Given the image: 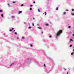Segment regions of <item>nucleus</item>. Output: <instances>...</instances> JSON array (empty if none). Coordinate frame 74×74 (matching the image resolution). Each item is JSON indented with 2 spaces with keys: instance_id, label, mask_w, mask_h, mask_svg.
I'll return each instance as SVG.
<instances>
[{
  "instance_id": "nucleus-1",
  "label": "nucleus",
  "mask_w": 74,
  "mask_h": 74,
  "mask_svg": "<svg viewBox=\"0 0 74 74\" xmlns=\"http://www.w3.org/2000/svg\"><path fill=\"white\" fill-rule=\"evenodd\" d=\"M63 33V30L60 29L57 33L56 35V38H57V37H59L60 36V34Z\"/></svg>"
},
{
  "instance_id": "nucleus-2",
  "label": "nucleus",
  "mask_w": 74,
  "mask_h": 74,
  "mask_svg": "<svg viewBox=\"0 0 74 74\" xmlns=\"http://www.w3.org/2000/svg\"><path fill=\"white\" fill-rule=\"evenodd\" d=\"M22 11H20L19 12L18 14H21V13H22Z\"/></svg>"
},
{
  "instance_id": "nucleus-3",
  "label": "nucleus",
  "mask_w": 74,
  "mask_h": 74,
  "mask_svg": "<svg viewBox=\"0 0 74 74\" xmlns=\"http://www.w3.org/2000/svg\"><path fill=\"white\" fill-rule=\"evenodd\" d=\"M7 5H8V7H10V4H9V3H8L7 4Z\"/></svg>"
},
{
  "instance_id": "nucleus-4",
  "label": "nucleus",
  "mask_w": 74,
  "mask_h": 74,
  "mask_svg": "<svg viewBox=\"0 0 74 74\" xmlns=\"http://www.w3.org/2000/svg\"><path fill=\"white\" fill-rule=\"evenodd\" d=\"M1 16L2 17H3V16H4L3 15V14H2L1 15Z\"/></svg>"
},
{
  "instance_id": "nucleus-5",
  "label": "nucleus",
  "mask_w": 74,
  "mask_h": 74,
  "mask_svg": "<svg viewBox=\"0 0 74 74\" xmlns=\"http://www.w3.org/2000/svg\"><path fill=\"white\" fill-rule=\"evenodd\" d=\"M0 12H3V10H0Z\"/></svg>"
},
{
  "instance_id": "nucleus-6",
  "label": "nucleus",
  "mask_w": 74,
  "mask_h": 74,
  "mask_svg": "<svg viewBox=\"0 0 74 74\" xmlns=\"http://www.w3.org/2000/svg\"><path fill=\"white\" fill-rule=\"evenodd\" d=\"M16 3V2H15V1H13V4Z\"/></svg>"
},
{
  "instance_id": "nucleus-7",
  "label": "nucleus",
  "mask_w": 74,
  "mask_h": 74,
  "mask_svg": "<svg viewBox=\"0 0 74 74\" xmlns=\"http://www.w3.org/2000/svg\"><path fill=\"white\" fill-rule=\"evenodd\" d=\"M70 41H73V40L72 39H70Z\"/></svg>"
},
{
  "instance_id": "nucleus-8",
  "label": "nucleus",
  "mask_w": 74,
  "mask_h": 74,
  "mask_svg": "<svg viewBox=\"0 0 74 74\" xmlns=\"http://www.w3.org/2000/svg\"><path fill=\"white\" fill-rule=\"evenodd\" d=\"M58 8H56V10H58Z\"/></svg>"
},
{
  "instance_id": "nucleus-9",
  "label": "nucleus",
  "mask_w": 74,
  "mask_h": 74,
  "mask_svg": "<svg viewBox=\"0 0 74 74\" xmlns=\"http://www.w3.org/2000/svg\"><path fill=\"white\" fill-rule=\"evenodd\" d=\"M45 15H47V13H46V12H45Z\"/></svg>"
},
{
  "instance_id": "nucleus-10",
  "label": "nucleus",
  "mask_w": 74,
  "mask_h": 74,
  "mask_svg": "<svg viewBox=\"0 0 74 74\" xmlns=\"http://www.w3.org/2000/svg\"><path fill=\"white\" fill-rule=\"evenodd\" d=\"M66 12H64L63 13V15H65V14H66Z\"/></svg>"
},
{
  "instance_id": "nucleus-11",
  "label": "nucleus",
  "mask_w": 74,
  "mask_h": 74,
  "mask_svg": "<svg viewBox=\"0 0 74 74\" xmlns=\"http://www.w3.org/2000/svg\"><path fill=\"white\" fill-rule=\"evenodd\" d=\"M48 24H46V26H48Z\"/></svg>"
},
{
  "instance_id": "nucleus-12",
  "label": "nucleus",
  "mask_w": 74,
  "mask_h": 74,
  "mask_svg": "<svg viewBox=\"0 0 74 74\" xmlns=\"http://www.w3.org/2000/svg\"><path fill=\"white\" fill-rule=\"evenodd\" d=\"M71 14L72 15H73V16H74V14L72 13V14Z\"/></svg>"
},
{
  "instance_id": "nucleus-13",
  "label": "nucleus",
  "mask_w": 74,
  "mask_h": 74,
  "mask_svg": "<svg viewBox=\"0 0 74 74\" xmlns=\"http://www.w3.org/2000/svg\"><path fill=\"white\" fill-rule=\"evenodd\" d=\"M72 47V45H71L70 46V47Z\"/></svg>"
},
{
  "instance_id": "nucleus-14",
  "label": "nucleus",
  "mask_w": 74,
  "mask_h": 74,
  "mask_svg": "<svg viewBox=\"0 0 74 74\" xmlns=\"http://www.w3.org/2000/svg\"><path fill=\"white\" fill-rule=\"evenodd\" d=\"M31 28H32V27H29V29H30Z\"/></svg>"
},
{
  "instance_id": "nucleus-15",
  "label": "nucleus",
  "mask_w": 74,
  "mask_h": 74,
  "mask_svg": "<svg viewBox=\"0 0 74 74\" xmlns=\"http://www.w3.org/2000/svg\"><path fill=\"white\" fill-rule=\"evenodd\" d=\"M38 12H40V10L39 9H38Z\"/></svg>"
},
{
  "instance_id": "nucleus-16",
  "label": "nucleus",
  "mask_w": 74,
  "mask_h": 74,
  "mask_svg": "<svg viewBox=\"0 0 74 74\" xmlns=\"http://www.w3.org/2000/svg\"><path fill=\"white\" fill-rule=\"evenodd\" d=\"M32 10V8H30V10Z\"/></svg>"
},
{
  "instance_id": "nucleus-17",
  "label": "nucleus",
  "mask_w": 74,
  "mask_h": 74,
  "mask_svg": "<svg viewBox=\"0 0 74 74\" xmlns=\"http://www.w3.org/2000/svg\"><path fill=\"white\" fill-rule=\"evenodd\" d=\"M66 11H69V10H66Z\"/></svg>"
},
{
  "instance_id": "nucleus-18",
  "label": "nucleus",
  "mask_w": 74,
  "mask_h": 74,
  "mask_svg": "<svg viewBox=\"0 0 74 74\" xmlns=\"http://www.w3.org/2000/svg\"><path fill=\"white\" fill-rule=\"evenodd\" d=\"M44 66L45 67H46V66H45V64H44Z\"/></svg>"
},
{
  "instance_id": "nucleus-19",
  "label": "nucleus",
  "mask_w": 74,
  "mask_h": 74,
  "mask_svg": "<svg viewBox=\"0 0 74 74\" xmlns=\"http://www.w3.org/2000/svg\"><path fill=\"white\" fill-rule=\"evenodd\" d=\"M21 7H23V4H22L21 5Z\"/></svg>"
},
{
  "instance_id": "nucleus-20",
  "label": "nucleus",
  "mask_w": 74,
  "mask_h": 74,
  "mask_svg": "<svg viewBox=\"0 0 74 74\" xmlns=\"http://www.w3.org/2000/svg\"><path fill=\"white\" fill-rule=\"evenodd\" d=\"M9 31H10V32H12V30H11V29H10V30H9Z\"/></svg>"
},
{
  "instance_id": "nucleus-21",
  "label": "nucleus",
  "mask_w": 74,
  "mask_h": 74,
  "mask_svg": "<svg viewBox=\"0 0 74 74\" xmlns=\"http://www.w3.org/2000/svg\"><path fill=\"white\" fill-rule=\"evenodd\" d=\"M31 47H33V45H32L31 44L30 45Z\"/></svg>"
},
{
  "instance_id": "nucleus-22",
  "label": "nucleus",
  "mask_w": 74,
  "mask_h": 74,
  "mask_svg": "<svg viewBox=\"0 0 74 74\" xmlns=\"http://www.w3.org/2000/svg\"><path fill=\"white\" fill-rule=\"evenodd\" d=\"M30 7H33V5H30Z\"/></svg>"
},
{
  "instance_id": "nucleus-23",
  "label": "nucleus",
  "mask_w": 74,
  "mask_h": 74,
  "mask_svg": "<svg viewBox=\"0 0 74 74\" xmlns=\"http://www.w3.org/2000/svg\"><path fill=\"white\" fill-rule=\"evenodd\" d=\"M15 34L16 35V34H17V33L16 32H15Z\"/></svg>"
},
{
  "instance_id": "nucleus-24",
  "label": "nucleus",
  "mask_w": 74,
  "mask_h": 74,
  "mask_svg": "<svg viewBox=\"0 0 74 74\" xmlns=\"http://www.w3.org/2000/svg\"><path fill=\"white\" fill-rule=\"evenodd\" d=\"M17 40H18V39H19V37H17Z\"/></svg>"
},
{
  "instance_id": "nucleus-25",
  "label": "nucleus",
  "mask_w": 74,
  "mask_h": 74,
  "mask_svg": "<svg viewBox=\"0 0 74 74\" xmlns=\"http://www.w3.org/2000/svg\"><path fill=\"white\" fill-rule=\"evenodd\" d=\"M73 54H74V53H71V55H73Z\"/></svg>"
},
{
  "instance_id": "nucleus-26",
  "label": "nucleus",
  "mask_w": 74,
  "mask_h": 74,
  "mask_svg": "<svg viewBox=\"0 0 74 74\" xmlns=\"http://www.w3.org/2000/svg\"><path fill=\"white\" fill-rule=\"evenodd\" d=\"M33 3H34V4H35V3H36V2H35V1H34Z\"/></svg>"
},
{
  "instance_id": "nucleus-27",
  "label": "nucleus",
  "mask_w": 74,
  "mask_h": 74,
  "mask_svg": "<svg viewBox=\"0 0 74 74\" xmlns=\"http://www.w3.org/2000/svg\"><path fill=\"white\" fill-rule=\"evenodd\" d=\"M32 25H33V26H34V23L32 24Z\"/></svg>"
},
{
  "instance_id": "nucleus-28",
  "label": "nucleus",
  "mask_w": 74,
  "mask_h": 74,
  "mask_svg": "<svg viewBox=\"0 0 74 74\" xmlns=\"http://www.w3.org/2000/svg\"><path fill=\"white\" fill-rule=\"evenodd\" d=\"M68 27H69V28H70V27H71L70 26H69Z\"/></svg>"
},
{
  "instance_id": "nucleus-29",
  "label": "nucleus",
  "mask_w": 74,
  "mask_h": 74,
  "mask_svg": "<svg viewBox=\"0 0 74 74\" xmlns=\"http://www.w3.org/2000/svg\"><path fill=\"white\" fill-rule=\"evenodd\" d=\"M38 29H41V28L40 27H38Z\"/></svg>"
},
{
  "instance_id": "nucleus-30",
  "label": "nucleus",
  "mask_w": 74,
  "mask_h": 74,
  "mask_svg": "<svg viewBox=\"0 0 74 74\" xmlns=\"http://www.w3.org/2000/svg\"><path fill=\"white\" fill-rule=\"evenodd\" d=\"M72 11H74V9H72Z\"/></svg>"
},
{
  "instance_id": "nucleus-31",
  "label": "nucleus",
  "mask_w": 74,
  "mask_h": 74,
  "mask_svg": "<svg viewBox=\"0 0 74 74\" xmlns=\"http://www.w3.org/2000/svg\"><path fill=\"white\" fill-rule=\"evenodd\" d=\"M22 38L23 39H24V38H25L24 37H23Z\"/></svg>"
},
{
  "instance_id": "nucleus-32",
  "label": "nucleus",
  "mask_w": 74,
  "mask_h": 74,
  "mask_svg": "<svg viewBox=\"0 0 74 74\" xmlns=\"http://www.w3.org/2000/svg\"><path fill=\"white\" fill-rule=\"evenodd\" d=\"M64 70H66V69L65 68H64Z\"/></svg>"
},
{
  "instance_id": "nucleus-33",
  "label": "nucleus",
  "mask_w": 74,
  "mask_h": 74,
  "mask_svg": "<svg viewBox=\"0 0 74 74\" xmlns=\"http://www.w3.org/2000/svg\"><path fill=\"white\" fill-rule=\"evenodd\" d=\"M12 18H14V16H12Z\"/></svg>"
},
{
  "instance_id": "nucleus-34",
  "label": "nucleus",
  "mask_w": 74,
  "mask_h": 74,
  "mask_svg": "<svg viewBox=\"0 0 74 74\" xmlns=\"http://www.w3.org/2000/svg\"><path fill=\"white\" fill-rule=\"evenodd\" d=\"M66 74H69V72H67L66 73Z\"/></svg>"
},
{
  "instance_id": "nucleus-35",
  "label": "nucleus",
  "mask_w": 74,
  "mask_h": 74,
  "mask_svg": "<svg viewBox=\"0 0 74 74\" xmlns=\"http://www.w3.org/2000/svg\"><path fill=\"white\" fill-rule=\"evenodd\" d=\"M33 19H34H34H35V18H33Z\"/></svg>"
},
{
  "instance_id": "nucleus-36",
  "label": "nucleus",
  "mask_w": 74,
  "mask_h": 74,
  "mask_svg": "<svg viewBox=\"0 0 74 74\" xmlns=\"http://www.w3.org/2000/svg\"><path fill=\"white\" fill-rule=\"evenodd\" d=\"M12 64H11L10 66H12Z\"/></svg>"
},
{
  "instance_id": "nucleus-37",
  "label": "nucleus",
  "mask_w": 74,
  "mask_h": 74,
  "mask_svg": "<svg viewBox=\"0 0 74 74\" xmlns=\"http://www.w3.org/2000/svg\"><path fill=\"white\" fill-rule=\"evenodd\" d=\"M72 35L73 36H74V34H73Z\"/></svg>"
},
{
  "instance_id": "nucleus-38",
  "label": "nucleus",
  "mask_w": 74,
  "mask_h": 74,
  "mask_svg": "<svg viewBox=\"0 0 74 74\" xmlns=\"http://www.w3.org/2000/svg\"><path fill=\"white\" fill-rule=\"evenodd\" d=\"M49 37H50V38L51 37V36H49Z\"/></svg>"
},
{
  "instance_id": "nucleus-39",
  "label": "nucleus",
  "mask_w": 74,
  "mask_h": 74,
  "mask_svg": "<svg viewBox=\"0 0 74 74\" xmlns=\"http://www.w3.org/2000/svg\"><path fill=\"white\" fill-rule=\"evenodd\" d=\"M12 30H14V28H12Z\"/></svg>"
},
{
  "instance_id": "nucleus-40",
  "label": "nucleus",
  "mask_w": 74,
  "mask_h": 74,
  "mask_svg": "<svg viewBox=\"0 0 74 74\" xmlns=\"http://www.w3.org/2000/svg\"><path fill=\"white\" fill-rule=\"evenodd\" d=\"M42 34H43V32H42Z\"/></svg>"
},
{
  "instance_id": "nucleus-41",
  "label": "nucleus",
  "mask_w": 74,
  "mask_h": 74,
  "mask_svg": "<svg viewBox=\"0 0 74 74\" xmlns=\"http://www.w3.org/2000/svg\"><path fill=\"white\" fill-rule=\"evenodd\" d=\"M12 64H14V63H13L12 64Z\"/></svg>"
},
{
  "instance_id": "nucleus-42",
  "label": "nucleus",
  "mask_w": 74,
  "mask_h": 74,
  "mask_svg": "<svg viewBox=\"0 0 74 74\" xmlns=\"http://www.w3.org/2000/svg\"><path fill=\"white\" fill-rule=\"evenodd\" d=\"M15 30H14V32H15Z\"/></svg>"
},
{
  "instance_id": "nucleus-43",
  "label": "nucleus",
  "mask_w": 74,
  "mask_h": 74,
  "mask_svg": "<svg viewBox=\"0 0 74 74\" xmlns=\"http://www.w3.org/2000/svg\"><path fill=\"white\" fill-rule=\"evenodd\" d=\"M48 1H49L50 0H47Z\"/></svg>"
},
{
  "instance_id": "nucleus-44",
  "label": "nucleus",
  "mask_w": 74,
  "mask_h": 74,
  "mask_svg": "<svg viewBox=\"0 0 74 74\" xmlns=\"http://www.w3.org/2000/svg\"><path fill=\"white\" fill-rule=\"evenodd\" d=\"M73 51H74V49L73 50Z\"/></svg>"
},
{
  "instance_id": "nucleus-45",
  "label": "nucleus",
  "mask_w": 74,
  "mask_h": 74,
  "mask_svg": "<svg viewBox=\"0 0 74 74\" xmlns=\"http://www.w3.org/2000/svg\"><path fill=\"white\" fill-rule=\"evenodd\" d=\"M44 14V13H43V14Z\"/></svg>"
}]
</instances>
